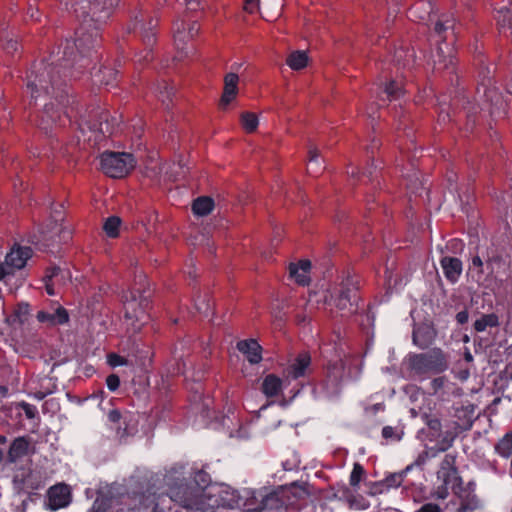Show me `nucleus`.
Instances as JSON below:
<instances>
[{"mask_svg":"<svg viewBox=\"0 0 512 512\" xmlns=\"http://www.w3.org/2000/svg\"><path fill=\"white\" fill-rule=\"evenodd\" d=\"M449 367L448 356L440 348H432L427 352L411 354L407 360L409 377L420 381L438 375Z\"/></svg>","mask_w":512,"mask_h":512,"instance_id":"f257e3e1","label":"nucleus"},{"mask_svg":"<svg viewBox=\"0 0 512 512\" xmlns=\"http://www.w3.org/2000/svg\"><path fill=\"white\" fill-rule=\"evenodd\" d=\"M342 280L331 293L334 306L350 315L358 313L359 301L361 300V277L352 269L342 271Z\"/></svg>","mask_w":512,"mask_h":512,"instance_id":"f03ea898","label":"nucleus"},{"mask_svg":"<svg viewBox=\"0 0 512 512\" xmlns=\"http://www.w3.org/2000/svg\"><path fill=\"white\" fill-rule=\"evenodd\" d=\"M127 29L129 33H138L145 48L151 52L157 44L159 18L140 9L131 17Z\"/></svg>","mask_w":512,"mask_h":512,"instance_id":"7ed1b4c3","label":"nucleus"},{"mask_svg":"<svg viewBox=\"0 0 512 512\" xmlns=\"http://www.w3.org/2000/svg\"><path fill=\"white\" fill-rule=\"evenodd\" d=\"M100 166L106 176L122 179L135 168V160L131 153L105 151L101 154Z\"/></svg>","mask_w":512,"mask_h":512,"instance_id":"20e7f679","label":"nucleus"},{"mask_svg":"<svg viewBox=\"0 0 512 512\" xmlns=\"http://www.w3.org/2000/svg\"><path fill=\"white\" fill-rule=\"evenodd\" d=\"M154 287L148 276L140 271H135L134 279L127 293H123L121 301L126 304L129 301L138 302L143 311H149L153 308Z\"/></svg>","mask_w":512,"mask_h":512,"instance_id":"39448f33","label":"nucleus"},{"mask_svg":"<svg viewBox=\"0 0 512 512\" xmlns=\"http://www.w3.org/2000/svg\"><path fill=\"white\" fill-rule=\"evenodd\" d=\"M101 26V24L85 18L75 31L74 45L76 50L80 53L98 55V48L102 43Z\"/></svg>","mask_w":512,"mask_h":512,"instance_id":"423d86ee","label":"nucleus"},{"mask_svg":"<svg viewBox=\"0 0 512 512\" xmlns=\"http://www.w3.org/2000/svg\"><path fill=\"white\" fill-rule=\"evenodd\" d=\"M27 88L30 89L32 95L35 92H45L47 95L54 98L55 101L66 110L70 109L71 111H74L77 110L79 106V100L77 95L72 93L73 89L71 85L51 89V86H48L45 81H40V83L28 82Z\"/></svg>","mask_w":512,"mask_h":512,"instance_id":"0eeeda50","label":"nucleus"},{"mask_svg":"<svg viewBox=\"0 0 512 512\" xmlns=\"http://www.w3.org/2000/svg\"><path fill=\"white\" fill-rule=\"evenodd\" d=\"M310 488L311 485L308 482H293L280 486L284 508L286 510H301L307 504V498L311 494Z\"/></svg>","mask_w":512,"mask_h":512,"instance_id":"6e6552de","label":"nucleus"},{"mask_svg":"<svg viewBox=\"0 0 512 512\" xmlns=\"http://www.w3.org/2000/svg\"><path fill=\"white\" fill-rule=\"evenodd\" d=\"M30 121L45 134L52 133L56 127L64 126L61 111L53 102L46 103Z\"/></svg>","mask_w":512,"mask_h":512,"instance_id":"1a4fd4ad","label":"nucleus"},{"mask_svg":"<svg viewBox=\"0 0 512 512\" xmlns=\"http://www.w3.org/2000/svg\"><path fill=\"white\" fill-rule=\"evenodd\" d=\"M346 363L342 359L328 361L325 366L324 378L321 381L322 388L329 395H336L340 391Z\"/></svg>","mask_w":512,"mask_h":512,"instance_id":"9d476101","label":"nucleus"},{"mask_svg":"<svg viewBox=\"0 0 512 512\" xmlns=\"http://www.w3.org/2000/svg\"><path fill=\"white\" fill-rule=\"evenodd\" d=\"M69 76V70L67 64H49L43 68L40 73L35 74L33 80L29 82L45 81L51 89L69 85L66 78Z\"/></svg>","mask_w":512,"mask_h":512,"instance_id":"9b49d317","label":"nucleus"},{"mask_svg":"<svg viewBox=\"0 0 512 512\" xmlns=\"http://www.w3.org/2000/svg\"><path fill=\"white\" fill-rule=\"evenodd\" d=\"M120 0H91L87 11L89 20L98 24H106L113 16Z\"/></svg>","mask_w":512,"mask_h":512,"instance_id":"f8f14e48","label":"nucleus"},{"mask_svg":"<svg viewBox=\"0 0 512 512\" xmlns=\"http://www.w3.org/2000/svg\"><path fill=\"white\" fill-rule=\"evenodd\" d=\"M110 112L100 106L92 107L88 111L86 124L88 128L100 133L102 136H110L113 132V125L109 121Z\"/></svg>","mask_w":512,"mask_h":512,"instance_id":"ddd939ff","label":"nucleus"},{"mask_svg":"<svg viewBox=\"0 0 512 512\" xmlns=\"http://www.w3.org/2000/svg\"><path fill=\"white\" fill-rule=\"evenodd\" d=\"M122 496H115L110 492L99 490L90 512H137L135 509L121 502Z\"/></svg>","mask_w":512,"mask_h":512,"instance_id":"4468645a","label":"nucleus"},{"mask_svg":"<svg viewBox=\"0 0 512 512\" xmlns=\"http://www.w3.org/2000/svg\"><path fill=\"white\" fill-rule=\"evenodd\" d=\"M72 501V489L64 483L51 486L46 494V506L51 511L67 507Z\"/></svg>","mask_w":512,"mask_h":512,"instance_id":"2eb2a0df","label":"nucleus"},{"mask_svg":"<svg viewBox=\"0 0 512 512\" xmlns=\"http://www.w3.org/2000/svg\"><path fill=\"white\" fill-rule=\"evenodd\" d=\"M437 336V330L430 320L414 323L412 341L421 349H427Z\"/></svg>","mask_w":512,"mask_h":512,"instance_id":"dca6fc26","label":"nucleus"},{"mask_svg":"<svg viewBox=\"0 0 512 512\" xmlns=\"http://www.w3.org/2000/svg\"><path fill=\"white\" fill-rule=\"evenodd\" d=\"M97 56L98 55L92 53H80V51L76 50L71 62L65 63L68 66L69 76L74 79H79L85 72L93 68Z\"/></svg>","mask_w":512,"mask_h":512,"instance_id":"f3484780","label":"nucleus"},{"mask_svg":"<svg viewBox=\"0 0 512 512\" xmlns=\"http://www.w3.org/2000/svg\"><path fill=\"white\" fill-rule=\"evenodd\" d=\"M458 63V58L455 55L441 56L434 72L450 85H458Z\"/></svg>","mask_w":512,"mask_h":512,"instance_id":"a211bd4d","label":"nucleus"},{"mask_svg":"<svg viewBox=\"0 0 512 512\" xmlns=\"http://www.w3.org/2000/svg\"><path fill=\"white\" fill-rule=\"evenodd\" d=\"M238 84L239 76L237 73L229 72L224 76L223 91L218 102L219 110H227V107L236 99L239 92Z\"/></svg>","mask_w":512,"mask_h":512,"instance_id":"6ab92c4d","label":"nucleus"},{"mask_svg":"<svg viewBox=\"0 0 512 512\" xmlns=\"http://www.w3.org/2000/svg\"><path fill=\"white\" fill-rule=\"evenodd\" d=\"M423 418L427 427L419 431L418 437L423 441H437L442 434V424L440 419L431 413H424Z\"/></svg>","mask_w":512,"mask_h":512,"instance_id":"aec40b11","label":"nucleus"},{"mask_svg":"<svg viewBox=\"0 0 512 512\" xmlns=\"http://www.w3.org/2000/svg\"><path fill=\"white\" fill-rule=\"evenodd\" d=\"M241 497L237 490L226 484H221L218 490V498L216 500L218 507L226 509H235L239 507Z\"/></svg>","mask_w":512,"mask_h":512,"instance_id":"412c9836","label":"nucleus"},{"mask_svg":"<svg viewBox=\"0 0 512 512\" xmlns=\"http://www.w3.org/2000/svg\"><path fill=\"white\" fill-rule=\"evenodd\" d=\"M237 349L246 355L251 364H258L262 361V346L256 339L240 340L237 343Z\"/></svg>","mask_w":512,"mask_h":512,"instance_id":"4be33fe9","label":"nucleus"},{"mask_svg":"<svg viewBox=\"0 0 512 512\" xmlns=\"http://www.w3.org/2000/svg\"><path fill=\"white\" fill-rule=\"evenodd\" d=\"M33 255V250L31 247H21L17 246L16 249H12L5 258V263L11 267L16 269H22L25 267L26 262Z\"/></svg>","mask_w":512,"mask_h":512,"instance_id":"5701e85b","label":"nucleus"},{"mask_svg":"<svg viewBox=\"0 0 512 512\" xmlns=\"http://www.w3.org/2000/svg\"><path fill=\"white\" fill-rule=\"evenodd\" d=\"M311 261L309 259H301L297 263H290L289 274L295 279L298 285L305 286L311 281L307 275L311 269Z\"/></svg>","mask_w":512,"mask_h":512,"instance_id":"b1692460","label":"nucleus"},{"mask_svg":"<svg viewBox=\"0 0 512 512\" xmlns=\"http://www.w3.org/2000/svg\"><path fill=\"white\" fill-rule=\"evenodd\" d=\"M31 442L28 436H20L15 438L8 449L7 461L15 463L18 459L26 456L29 453Z\"/></svg>","mask_w":512,"mask_h":512,"instance_id":"393cba45","label":"nucleus"},{"mask_svg":"<svg viewBox=\"0 0 512 512\" xmlns=\"http://www.w3.org/2000/svg\"><path fill=\"white\" fill-rule=\"evenodd\" d=\"M440 263L446 279L451 283L457 282L463 270L461 260L457 257L444 256Z\"/></svg>","mask_w":512,"mask_h":512,"instance_id":"a878e982","label":"nucleus"},{"mask_svg":"<svg viewBox=\"0 0 512 512\" xmlns=\"http://www.w3.org/2000/svg\"><path fill=\"white\" fill-rule=\"evenodd\" d=\"M310 365V353L308 351H302L297 354V356L294 359V362L288 367V375L294 379L304 377Z\"/></svg>","mask_w":512,"mask_h":512,"instance_id":"bb28decb","label":"nucleus"},{"mask_svg":"<svg viewBox=\"0 0 512 512\" xmlns=\"http://www.w3.org/2000/svg\"><path fill=\"white\" fill-rule=\"evenodd\" d=\"M30 315V304L18 302L14 305L12 313L5 318V323L10 327L22 326Z\"/></svg>","mask_w":512,"mask_h":512,"instance_id":"cd10ccee","label":"nucleus"},{"mask_svg":"<svg viewBox=\"0 0 512 512\" xmlns=\"http://www.w3.org/2000/svg\"><path fill=\"white\" fill-rule=\"evenodd\" d=\"M282 494L280 493V486L272 492L264 495L259 505L256 507H249L248 511L262 512L265 509L274 510L284 507L282 503Z\"/></svg>","mask_w":512,"mask_h":512,"instance_id":"c85d7f7f","label":"nucleus"},{"mask_svg":"<svg viewBox=\"0 0 512 512\" xmlns=\"http://www.w3.org/2000/svg\"><path fill=\"white\" fill-rule=\"evenodd\" d=\"M36 318L40 323L49 322L52 326L63 325L68 323L70 320L69 312L63 306H59L54 314H50L43 310L38 311Z\"/></svg>","mask_w":512,"mask_h":512,"instance_id":"c756f323","label":"nucleus"},{"mask_svg":"<svg viewBox=\"0 0 512 512\" xmlns=\"http://www.w3.org/2000/svg\"><path fill=\"white\" fill-rule=\"evenodd\" d=\"M473 405L462 406L461 408L456 409L455 417L456 421L454 422L455 429L458 431H467L471 428L473 422L475 421V417L473 416Z\"/></svg>","mask_w":512,"mask_h":512,"instance_id":"7c9ffc66","label":"nucleus"},{"mask_svg":"<svg viewBox=\"0 0 512 512\" xmlns=\"http://www.w3.org/2000/svg\"><path fill=\"white\" fill-rule=\"evenodd\" d=\"M261 390L268 398L278 396L282 391V379L273 373L266 375Z\"/></svg>","mask_w":512,"mask_h":512,"instance_id":"2f4dec72","label":"nucleus"},{"mask_svg":"<svg viewBox=\"0 0 512 512\" xmlns=\"http://www.w3.org/2000/svg\"><path fill=\"white\" fill-rule=\"evenodd\" d=\"M215 203L210 196H200L193 200L192 212L196 216H207L214 209Z\"/></svg>","mask_w":512,"mask_h":512,"instance_id":"473e14b6","label":"nucleus"},{"mask_svg":"<svg viewBox=\"0 0 512 512\" xmlns=\"http://www.w3.org/2000/svg\"><path fill=\"white\" fill-rule=\"evenodd\" d=\"M320 158V150L316 146H310L308 153H307V159H308V166H307V173L313 176H317L321 173L323 169V162L319 160Z\"/></svg>","mask_w":512,"mask_h":512,"instance_id":"72a5a7b5","label":"nucleus"},{"mask_svg":"<svg viewBox=\"0 0 512 512\" xmlns=\"http://www.w3.org/2000/svg\"><path fill=\"white\" fill-rule=\"evenodd\" d=\"M384 92L387 95L389 101H395L405 95L406 90L402 82H398L395 79H390L384 84Z\"/></svg>","mask_w":512,"mask_h":512,"instance_id":"f704fd0d","label":"nucleus"},{"mask_svg":"<svg viewBox=\"0 0 512 512\" xmlns=\"http://www.w3.org/2000/svg\"><path fill=\"white\" fill-rule=\"evenodd\" d=\"M309 57L305 51L296 50L290 53L286 59L288 66L295 71L307 67Z\"/></svg>","mask_w":512,"mask_h":512,"instance_id":"c9c22d12","label":"nucleus"},{"mask_svg":"<svg viewBox=\"0 0 512 512\" xmlns=\"http://www.w3.org/2000/svg\"><path fill=\"white\" fill-rule=\"evenodd\" d=\"M239 122L242 129L247 133H254L258 128V116L254 112L244 111L240 114Z\"/></svg>","mask_w":512,"mask_h":512,"instance_id":"e433bc0d","label":"nucleus"},{"mask_svg":"<svg viewBox=\"0 0 512 512\" xmlns=\"http://www.w3.org/2000/svg\"><path fill=\"white\" fill-rule=\"evenodd\" d=\"M6 411L8 412L6 414V417L8 418L6 420L8 426L11 427L13 430L22 429L24 427L23 417L22 412L20 411L18 406L12 404L6 408Z\"/></svg>","mask_w":512,"mask_h":512,"instance_id":"4c0bfd02","label":"nucleus"},{"mask_svg":"<svg viewBox=\"0 0 512 512\" xmlns=\"http://www.w3.org/2000/svg\"><path fill=\"white\" fill-rule=\"evenodd\" d=\"M474 490L475 484L473 482H469L465 487L460 488L459 492H456L455 495L460 498L461 504H467L468 506L476 508L477 498Z\"/></svg>","mask_w":512,"mask_h":512,"instance_id":"58836bf2","label":"nucleus"},{"mask_svg":"<svg viewBox=\"0 0 512 512\" xmlns=\"http://www.w3.org/2000/svg\"><path fill=\"white\" fill-rule=\"evenodd\" d=\"M500 325L499 316L496 313L483 314L479 319H477L473 328L476 332H482L487 327H497Z\"/></svg>","mask_w":512,"mask_h":512,"instance_id":"ea45409f","label":"nucleus"},{"mask_svg":"<svg viewBox=\"0 0 512 512\" xmlns=\"http://www.w3.org/2000/svg\"><path fill=\"white\" fill-rule=\"evenodd\" d=\"M503 256L498 249H491L487 251L486 264L490 271L487 274L488 280H497V275L494 272L493 264L501 265L503 263Z\"/></svg>","mask_w":512,"mask_h":512,"instance_id":"a19ab883","label":"nucleus"},{"mask_svg":"<svg viewBox=\"0 0 512 512\" xmlns=\"http://www.w3.org/2000/svg\"><path fill=\"white\" fill-rule=\"evenodd\" d=\"M121 224V218L119 216L113 215L105 220L103 230L108 237L117 238L120 235Z\"/></svg>","mask_w":512,"mask_h":512,"instance_id":"79ce46f5","label":"nucleus"},{"mask_svg":"<svg viewBox=\"0 0 512 512\" xmlns=\"http://www.w3.org/2000/svg\"><path fill=\"white\" fill-rule=\"evenodd\" d=\"M453 19H450L446 14H442L434 23V32L442 39L446 41V33L449 28H453Z\"/></svg>","mask_w":512,"mask_h":512,"instance_id":"37998d69","label":"nucleus"},{"mask_svg":"<svg viewBox=\"0 0 512 512\" xmlns=\"http://www.w3.org/2000/svg\"><path fill=\"white\" fill-rule=\"evenodd\" d=\"M494 448L499 455L508 458L512 454V431L507 432Z\"/></svg>","mask_w":512,"mask_h":512,"instance_id":"c03bdc74","label":"nucleus"},{"mask_svg":"<svg viewBox=\"0 0 512 512\" xmlns=\"http://www.w3.org/2000/svg\"><path fill=\"white\" fill-rule=\"evenodd\" d=\"M410 468H411V466H408L401 473L389 474L383 481L374 483V488H379V487H384V486L387 488L399 487L403 481V474Z\"/></svg>","mask_w":512,"mask_h":512,"instance_id":"a18cd8bd","label":"nucleus"},{"mask_svg":"<svg viewBox=\"0 0 512 512\" xmlns=\"http://www.w3.org/2000/svg\"><path fill=\"white\" fill-rule=\"evenodd\" d=\"M497 26L500 29L509 28L512 30V10L511 8L504 7L497 11L495 16Z\"/></svg>","mask_w":512,"mask_h":512,"instance_id":"49530a36","label":"nucleus"},{"mask_svg":"<svg viewBox=\"0 0 512 512\" xmlns=\"http://www.w3.org/2000/svg\"><path fill=\"white\" fill-rule=\"evenodd\" d=\"M460 433H462V431H458L455 428L453 431H446L443 438L437 440V451L444 452L448 450L452 446L454 439Z\"/></svg>","mask_w":512,"mask_h":512,"instance_id":"de8ad7c7","label":"nucleus"},{"mask_svg":"<svg viewBox=\"0 0 512 512\" xmlns=\"http://www.w3.org/2000/svg\"><path fill=\"white\" fill-rule=\"evenodd\" d=\"M194 481L199 490L204 491L211 483L210 475L204 470H199L195 473Z\"/></svg>","mask_w":512,"mask_h":512,"instance_id":"09e8293b","label":"nucleus"},{"mask_svg":"<svg viewBox=\"0 0 512 512\" xmlns=\"http://www.w3.org/2000/svg\"><path fill=\"white\" fill-rule=\"evenodd\" d=\"M478 113L476 111H468L465 117L464 130L473 133L478 123Z\"/></svg>","mask_w":512,"mask_h":512,"instance_id":"8fccbe9b","label":"nucleus"},{"mask_svg":"<svg viewBox=\"0 0 512 512\" xmlns=\"http://www.w3.org/2000/svg\"><path fill=\"white\" fill-rule=\"evenodd\" d=\"M171 499L158 498L153 506L152 512H179L178 510L172 511Z\"/></svg>","mask_w":512,"mask_h":512,"instance_id":"3c124183","label":"nucleus"},{"mask_svg":"<svg viewBox=\"0 0 512 512\" xmlns=\"http://www.w3.org/2000/svg\"><path fill=\"white\" fill-rule=\"evenodd\" d=\"M365 474L366 472L364 468L359 463H355L350 476V485L357 486L360 483V481L364 478Z\"/></svg>","mask_w":512,"mask_h":512,"instance_id":"603ef678","label":"nucleus"},{"mask_svg":"<svg viewBox=\"0 0 512 512\" xmlns=\"http://www.w3.org/2000/svg\"><path fill=\"white\" fill-rule=\"evenodd\" d=\"M185 30L186 24L184 20L177 19L172 23V31L175 40L179 38L180 41H184Z\"/></svg>","mask_w":512,"mask_h":512,"instance_id":"864d4df0","label":"nucleus"},{"mask_svg":"<svg viewBox=\"0 0 512 512\" xmlns=\"http://www.w3.org/2000/svg\"><path fill=\"white\" fill-rule=\"evenodd\" d=\"M107 363L111 367L123 366L128 364V359L115 352H110L107 354Z\"/></svg>","mask_w":512,"mask_h":512,"instance_id":"5fc2aeb1","label":"nucleus"},{"mask_svg":"<svg viewBox=\"0 0 512 512\" xmlns=\"http://www.w3.org/2000/svg\"><path fill=\"white\" fill-rule=\"evenodd\" d=\"M446 248L454 254H459L464 249V243L459 238H453L448 241Z\"/></svg>","mask_w":512,"mask_h":512,"instance_id":"6e6d98bb","label":"nucleus"},{"mask_svg":"<svg viewBox=\"0 0 512 512\" xmlns=\"http://www.w3.org/2000/svg\"><path fill=\"white\" fill-rule=\"evenodd\" d=\"M447 379L445 376L435 377L431 382V391H429L430 395H435L439 390L443 389Z\"/></svg>","mask_w":512,"mask_h":512,"instance_id":"4d7b16f0","label":"nucleus"},{"mask_svg":"<svg viewBox=\"0 0 512 512\" xmlns=\"http://www.w3.org/2000/svg\"><path fill=\"white\" fill-rule=\"evenodd\" d=\"M404 392L405 394H407L410 399L412 400H417V398L419 397V395L423 394L424 392L421 390L420 387H418L417 385L415 384H407L405 387H404Z\"/></svg>","mask_w":512,"mask_h":512,"instance_id":"13d9d810","label":"nucleus"},{"mask_svg":"<svg viewBox=\"0 0 512 512\" xmlns=\"http://www.w3.org/2000/svg\"><path fill=\"white\" fill-rule=\"evenodd\" d=\"M106 384L110 391H116L120 387V384H121L119 375H117L115 373L108 375L106 378Z\"/></svg>","mask_w":512,"mask_h":512,"instance_id":"bf43d9fd","label":"nucleus"},{"mask_svg":"<svg viewBox=\"0 0 512 512\" xmlns=\"http://www.w3.org/2000/svg\"><path fill=\"white\" fill-rule=\"evenodd\" d=\"M482 75L481 84L485 87L492 86L495 83L494 76L490 75L489 69L486 67L479 72V76Z\"/></svg>","mask_w":512,"mask_h":512,"instance_id":"052dcab7","label":"nucleus"},{"mask_svg":"<svg viewBox=\"0 0 512 512\" xmlns=\"http://www.w3.org/2000/svg\"><path fill=\"white\" fill-rule=\"evenodd\" d=\"M16 406H18V408L21 410H23L25 412V415L28 419H33L35 418L36 416V411H35V408L26 403V402H20V403H16L15 404Z\"/></svg>","mask_w":512,"mask_h":512,"instance_id":"680f3d73","label":"nucleus"},{"mask_svg":"<svg viewBox=\"0 0 512 512\" xmlns=\"http://www.w3.org/2000/svg\"><path fill=\"white\" fill-rule=\"evenodd\" d=\"M382 435L385 439L394 438L396 440H400L403 436V431L397 433L391 426H385L382 429Z\"/></svg>","mask_w":512,"mask_h":512,"instance_id":"e2e57ef3","label":"nucleus"},{"mask_svg":"<svg viewBox=\"0 0 512 512\" xmlns=\"http://www.w3.org/2000/svg\"><path fill=\"white\" fill-rule=\"evenodd\" d=\"M243 10L249 14L255 13L259 10V0H245Z\"/></svg>","mask_w":512,"mask_h":512,"instance_id":"0e129e2a","label":"nucleus"},{"mask_svg":"<svg viewBox=\"0 0 512 512\" xmlns=\"http://www.w3.org/2000/svg\"><path fill=\"white\" fill-rule=\"evenodd\" d=\"M260 501H258L257 497L253 494L250 497H247L245 500L243 506L245 512H256V511H248L249 507H256L258 506Z\"/></svg>","mask_w":512,"mask_h":512,"instance_id":"69168bd1","label":"nucleus"},{"mask_svg":"<svg viewBox=\"0 0 512 512\" xmlns=\"http://www.w3.org/2000/svg\"><path fill=\"white\" fill-rule=\"evenodd\" d=\"M18 42L16 40H13V39H9L7 40L4 44H3V48L8 52V53H11V54H14L17 50H18Z\"/></svg>","mask_w":512,"mask_h":512,"instance_id":"338daca9","label":"nucleus"},{"mask_svg":"<svg viewBox=\"0 0 512 512\" xmlns=\"http://www.w3.org/2000/svg\"><path fill=\"white\" fill-rule=\"evenodd\" d=\"M417 512H441V508L438 504L426 503Z\"/></svg>","mask_w":512,"mask_h":512,"instance_id":"774afa93","label":"nucleus"}]
</instances>
